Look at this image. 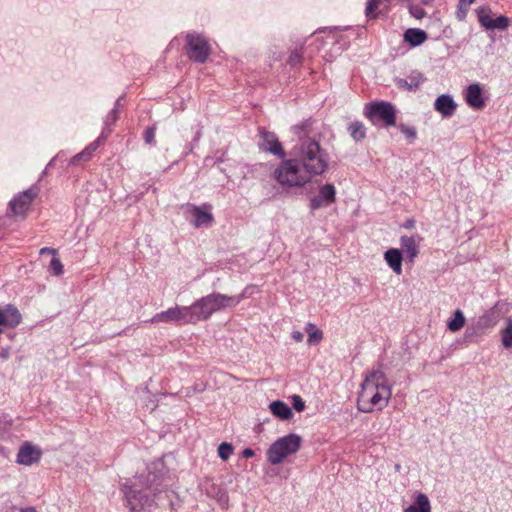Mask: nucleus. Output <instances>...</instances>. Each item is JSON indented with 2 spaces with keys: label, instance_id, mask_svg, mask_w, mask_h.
Segmentation results:
<instances>
[{
  "label": "nucleus",
  "instance_id": "nucleus-41",
  "mask_svg": "<svg viewBox=\"0 0 512 512\" xmlns=\"http://www.w3.org/2000/svg\"><path fill=\"white\" fill-rule=\"evenodd\" d=\"M416 225V221L412 218H409L407 219L404 223H403V228L405 229H413Z\"/></svg>",
  "mask_w": 512,
  "mask_h": 512
},
{
  "label": "nucleus",
  "instance_id": "nucleus-7",
  "mask_svg": "<svg viewBox=\"0 0 512 512\" xmlns=\"http://www.w3.org/2000/svg\"><path fill=\"white\" fill-rule=\"evenodd\" d=\"M364 114L367 119L375 123V120H380L387 127L396 124V110L395 107L387 101H376L366 104Z\"/></svg>",
  "mask_w": 512,
  "mask_h": 512
},
{
  "label": "nucleus",
  "instance_id": "nucleus-34",
  "mask_svg": "<svg viewBox=\"0 0 512 512\" xmlns=\"http://www.w3.org/2000/svg\"><path fill=\"white\" fill-rule=\"evenodd\" d=\"M409 13L415 19H422L426 16L425 10L420 5H409L408 6Z\"/></svg>",
  "mask_w": 512,
  "mask_h": 512
},
{
  "label": "nucleus",
  "instance_id": "nucleus-17",
  "mask_svg": "<svg viewBox=\"0 0 512 512\" xmlns=\"http://www.w3.org/2000/svg\"><path fill=\"white\" fill-rule=\"evenodd\" d=\"M465 99L467 104L473 109H482L485 105L482 96V89L479 84H471L467 87Z\"/></svg>",
  "mask_w": 512,
  "mask_h": 512
},
{
  "label": "nucleus",
  "instance_id": "nucleus-15",
  "mask_svg": "<svg viewBox=\"0 0 512 512\" xmlns=\"http://www.w3.org/2000/svg\"><path fill=\"white\" fill-rule=\"evenodd\" d=\"M134 486L123 485L124 496L131 512H136L138 509H143L147 506V498H145L144 502L141 491L135 489Z\"/></svg>",
  "mask_w": 512,
  "mask_h": 512
},
{
  "label": "nucleus",
  "instance_id": "nucleus-1",
  "mask_svg": "<svg viewBox=\"0 0 512 512\" xmlns=\"http://www.w3.org/2000/svg\"><path fill=\"white\" fill-rule=\"evenodd\" d=\"M314 121L305 120L293 127V132L298 137V143L293 152L296 159L313 176L322 175L329 165V154L322 149L316 139Z\"/></svg>",
  "mask_w": 512,
  "mask_h": 512
},
{
  "label": "nucleus",
  "instance_id": "nucleus-43",
  "mask_svg": "<svg viewBox=\"0 0 512 512\" xmlns=\"http://www.w3.org/2000/svg\"><path fill=\"white\" fill-rule=\"evenodd\" d=\"M242 455L244 458H251L255 455V452L251 448H246L243 450Z\"/></svg>",
  "mask_w": 512,
  "mask_h": 512
},
{
  "label": "nucleus",
  "instance_id": "nucleus-36",
  "mask_svg": "<svg viewBox=\"0 0 512 512\" xmlns=\"http://www.w3.org/2000/svg\"><path fill=\"white\" fill-rule=\"evenodd\" d=\"M155 133H156V128L155 127H148L146 130H145V133H144V140L147 144H153L154 143V140H155Z\"/></svg>",
  "mask_w": 512,
  "mask_h": 512
},
{
  "label": "nucleus",
  "instance_id": "nucleus-22",
  "mask_svg": "<svg viewBox=\"0 0 512 512\" xmlns=\"http://www.w3.org/2000/svg\"><path fill=\"white\" fill-rule=\"evenodd\" d=\"M423 81L424 77L421 73L413 72L407 79L397 80V87L403 90L415 91L420 87Z\"/></svg>",
  "mask_w": 512,
  "mask_h": 512
},
{
  "label": "nucleus",
  "instance_id": "nucleus-26",
  "mask_svg": "<svg viewBox=\"0 0 512 512\" xmlns=\"http://www.w3.org/2000/svg\"><path fill=\"white\" fill-rule=\"evenodd\" d=\"M466 323L465 316L460 309L454 312L453 318L447 322V328L451 332H458Z\"/></svg>",
  "mask_w": 512,
  "mask_h": 512
},
{
  "label": "nucleus",
  "instance_id": "nucleus-14",
  "mask_svg": "<svg viewBox=\"0 0 512 512\" xmlns=\"http://www.w3.org/2000/svg\"><path fill=\"white\" fill-rule=\"evenodd\" d=\"M42 452L29 442H25L18 451L17 463L30 466L40 461Z\"/></svg>",
  "mask_w": 512,
  "mask_h": 512
},
{
  "label": "nucleus",
  "instance_id": "nucleus-4",
  "mask_svg": "<svg viewBox=\"0 0 512 512\" xmlns=\"http://www.w3.org/2000/svg\"><path fill=\"white\" fill-rule=\"evenodd\" d=\"M274 177L285 187H302L312 179V175L296 158L282 161L275 169Z\"/></svg>",
  "mask_w": 512,
  "mask_h": 512
},
{
  "label": "nucleus",
  "instance_id": "nucleus-19",
  "mask_svg": "<svg viewBox=\"0 0 512 512\" xmlns=\"http://www.w3.org/2000/svg\"><path fill=\"white\" fill-rule=\"evenodd\" d=\"M384 260L396 275L402 274V251L397 248H390L384 253Z\"/></svg>",
  "mask_w": 512,
  "mask_h": 512
},
{
  "label": "nucleus",
  "instance_id": "nucleus-30",
  "mask_svg": "<svg viewBox=\"0 0 512 512\" xmlns=\"http://www.w3.org/2000/svg\"><path fill=\"white\" fill-rule=\"evenodd\" d=\"M506 327L502 331V344L505 348L512 347V318L508 317L506 319Z\"/></svg>",
  "mask_w": 512,
  "mask_h": 512
},
{
  "label": "nucleus",
  "instance_id": "nucleus-8",
  "mask_svg": "<svg viewBox=\"0 0 512 512\" xmlns=\"http://www.w3.org/2000/svg\"><path fill=\"white\" fill-rule=\"evenodd\" d=\"M39 194V188L32 186L29 189L18 193L9 202L8 216L25 217L30 210L33 201Z\"/></svg>",
  "mask_w": 512,
  "mask_h": 512
},
{
  "label": "nucleus",
  "instance_id": "nucleus-13",
  "mask_svg": "<svg viewBox=\"0 0 512 512\" xmlns=\"http://www.w3.org/2000/svg\"><path fill=\"white\" fill-rule=\"evenodd\" d=\"M22 321L19 310L13 305H6L0 308V334L4 328H14Z\"/></svg>",
  "mask_w": 512,
  "mask_h": 512
},
{
  "label": "nucleus",
  "instance_id": "nucleus-24",
  "mask_svg": "<svg viewBox=\"0 0 512 512\" xmlns=\"http://www.w3.org/2000/svg\"><path fill=\"white\" fill-rule=\"evenodd\" d=\"M404 512H431V505L428 497L419 493L413 504L407 507Z\"/></svg>",
  "mask_w": 512,
  "mask_h": 512
},
{
  "label": "nucleus",
  "instance_id": "nucleus-5",
  "mask_svg": "<svg viewBox=\"0 0 512 512\" xmlns=\"http://www.w3.org/2000/svg\"><path fill=\"white\" fill-rule=\"evenodd\" d=\"M302 438L297 434H289L277 439L267 450V460L278 465L289 455L295 454L301 447Z\"/></svg>",
  "mask_w": 512,
  "mask_h": 512
},
{
  "label": "nucleus",
  "instance_id": "nucleus-44",
  "mask_svg": "<svg viewBox=\"0 0 512 512\" xmlns=\"http://www.w3.org/2000/svg\"><path fill=\"white\" fill-rule=\"evenodd\" d=\"M19 512H37L35 507H26V508H20Z\"/></svg>",
  "mask_w": 512,
  "mask_h": 512
},
{
  "label": "nucleus",
  "instance_id": "nucleus-10",
  "mask_svg": "<svg viewBox=\"0 0 512 512\" xmlns=\"http://www.w3.org/2000/svg\"><path fill=\"white\" fill-rule=\"evenodd\" d=\"M479 23L486 29L506 30L509 27V19L506 16H499L492 19L491 10L488 7H481L477 10Z\"/></svg>",
  "mask_w": 512,
  "mask_h": 512
},
{
  "label": "nucleus",
  "instance_id": "nucleus-38",
  "mask_svg": "<svg viewBox=\"0 0 512 512\" xmlns=\"http://www.w3.org/2000/svg\"><path fill=\"white\" fill-rule=\"evenodd\" d=\"M475 0H459L460 2V10H462L464 8V12H463V15L462 16H459V20H463L465 17H466V14L468 12V9L470 7V5L474 2Z\"/></svg>",
  "mask_w": 512,
  "mask_h": 512
},
{
  "label": "nucleus",
  "instance_id": "nucleus-42",
  "mask_svg": "<svg viewBox=\"0 0 512 512\" xmlns=\"http://www.w3.org/2000/svg\"><path fill=\"white\" fill-rule=\"evenodd\" d=\"M292 338L296 341V342H301L303 340V333L300 332V331H293L292 332Z\"/></svg>",
  "mask_w": 512,
  "mask_h": 512
},
{
  "label": "nucleus",
  "instance_id": "nucleus-45",
  "mask_svg": "<svg viewBox=\"0 0 512 512\" xmlns=\"http://www.w3.org/2000/svg\"><path fill=\"white\" fill-rule=\"evenodd\" d=\"M434 2V0H422V4L424 5H431Z\"/></svg>",
  "mask_w": 512,
  "mask_h": 512
},
{
  "label": "nucleus",
  "instance_id": "nucleus-29",
  "mask_svg": "<svg viewBox=\"0 0 512 512\" xmlns=\"http://www.w3.org/2000/svg\"><path fill=\"white\" fill-rule=\"evenodd\" d=\"M308 332L307 342L310 345L318 344L323 339V332L316 328V326L312 323H309L306 328Z\"/></svg>",
  "mask_w": 512,
  "mask_h": 512
},
{
  "label": "nucleus",
  "instance_id": "nucleus-2",
  "mask_svg": "<svg viewBox=\"0 0 512 512\" xmlns=\"http://www.w3.org/2000/svg\"><path fill=\"white\" fill-rule=\"evenodd\" d=\"M392 396V387L381 370L366 374L357 397V409L363 413L382 411Z\"/></svg>",
  "mask_w": 512,
  "mask_h": 512
},
{
  "label": "nucleus",
  "instance_id": "nucleus-6",
  "mask_svg": "<svg viewBox=\"0 0 512 512\" xmlns=\"http://www.w3.org/2000/svg\"><path fill=\"white\" fill-rule=\"evenodd\" d=\"M185 49L189 59L197 63H205L211 54L207 38L195 32L186 35Z\"/></svg>",
  "mask_w": 512,
  "mask_h": 512
},
{
  "label": "nucleus",
  "instance_id": "nucleus-39",
  "mask_svg": "<svg viewBox=\"0 0 512 512\" xmlns=\"http://www.w3.org/2000/svg\"><path fill=\"white\" fill-rule=\"evenodd\" d=\"M323 205H326L324 201L317 195L310 201V207L313 210L321 208Z\"/></svg>",
  "mask_w": 512,
  "mask_h": 512
},
{
  "label": "nucleus",
  "instance_id": "nucleus-32",
  "mask_svg": "<svg viewBox=\"0 0 512 512\" xmlns=\"http://www.w3.org/2000/svg\"><path fill=\"white\" fill-rule=\"evenodd\" d=\"M303 59V48L295 49L291 52L288 63L290 66L295 67L302 63Z\"/></svg>",
  "mask_w": 512,
  "mask_h": 512
},
{
  "label": "nucleus",
  "instance_id": "nucleus-25",
  "mask_svg": "<svg viewBox=\"0 0 512 512\" xmlns=\"http://www.w3.org/2000/svg\"><path fill=\"white\" fill-rule=\"evenodd\" d=\"M102 139L99 137L96 141L89 144L82 152L78 153L72 158L73 164H78L80 161H88L91 159L93 153L98 149Z\"/></svg>",
  "mask_w": 512,
  "mask_h": 512
},
{
  "label": "nucleus",
  "instance_id": "nucleus-40",
  "mask_svg": "<svg viewBox=\"0 0 512 512\" xmlns=\"http://www.w3.org/2000/svg\"><path fill=\"white\" fill-rule=\"evenodd\" d=\"M44 254H52L53 256H56L58 254V251L54 248L43 247L40 249V255Z\"/></svg>",
  "mask_w": 512,
  "mask_h": 512
},
{
  "label": "nucleus",
  "instance_id": "nucleus-37",
  "mask_svg": "<svg viewBox=\"0 0 512 512\" xmlns=\"http://www.w3.org/2000/svg\"><path fill=\"white\" fill-rule=\"evenodd\" d=\"M401 132L408 138H415L417 133L414 127H409L405 125L400 126Z\"/></svg>",
  "mask_w": 512,
  "mask_h": 512
},
{
  "label": "nucleus",
  "instance_id": "nucleus-18",
  "mask_svg": "<svg viewBox=\"0 0 512 512\" xmlns=\"http://www.w3.org/2000/svg\"><path fill=\"white\" fill-rule=\"evenodd\" d=\"M456 106L457 105L452 97L446 94L437 97L434 103L435 110L439 112L443 117L452 116L456 110Z\"/></svg>",
  "mask_w": 512,
  "mask_h": 512
},
{
  "label": "nucleus",
  "instance_id": "nucleus-31",
  "mask_svg": "<svg viewBox=\"0 0 512 512\" xmlns=\"http://www.w3.org/2000/svg\"><path fill=\"white\" fill-rule=\"evenodd\" d=\"M48 269L55 276H60L63 274V264L61 263L57 255L53 256V258L51 259Z\"/></svg>",
  "mask_w": 512,
  "mask_h": 512
},
{
  "label": "nucleus",
  "instance_id": "nucleus-20",
  "mask_svg": "<svg viewBox=\"0 0 512 512\" xmlns=\"http://www.w3.org/2000/svg\"><path fill=\"white\" fill-rule=\"evenodd\" d=\"M391 0H368L365 14L368 18H376L380 14L388 12Z\"/></svg>",
  "mask_w": 512,
  "mask_h": 512
},
{
  "label": "nucleus",
  "instance_id": "nucleus-12",
  "mask_svg": "<svg viewBox=\"0 0 512 512\" xmlns=\"http://www.w3.org/2000/svg\"><path fill=\"white\" fill-rule=\"evenodd\" d=\"M212 205L205 203L202 206H191L189 212L193 216V225L196 228L208 227L214 221L213 214L211 213Z\"/></svg>",
  "mask_w": 512,
  "mask_h": 512
},
{
  "label": "nucleus",
  "instance_id": "nucleus-3",
  "mask_svg": "<svg viewBox=\"0 0 512 512\" xmlns=\"http://www.w3.org/2000/svg\"><path fill=\"white\" fill-rule=\"evenodd\" d=\"M244 298V293L233 296L211 293L203 296L191 304L195 324L208 320L217 311L237 306Z\"/></svg>",
  "mask_w": 512,
  "mask_h": 512
},
{
  "label": "nucleus",
  "instance_id": "nucleus-28",
  "mask_svg": "<svg viewBox=\"0 0 512 512\" xmlns=\"http://www.w3.org/2000/svg\"><path fill=\"white\" fill-rule=\"evenodd\" d=\"M318 196L324 201L326 205L332 204L336 200V190L334 185L325 184L319 190Z\"/></svg>",
  "mask_w": 512,
  "mask_h": 512
},
{
  "label": "nucleus",
  "instance_id": "nucleus-16",
  "mask_svg": "<svg viewBox=\"0 0 512 512\" xmlns=\"http://www.w3.org/2000/svg\"><path fill=\"white\" fill-rule=\"evenodd\" d=\"M262 142L260 143V148L264 151H268L274 155L283 157L284 151L282 145L278 141L276 135L272 132H261Z\"/></svg>",
  "mask_w": 512,
  "mask_h": 512
},
{
  "label": "nucleus",
  "instance_id": "nucleus-35",
  "mask_svg": "<svg viewBox=\"0 0 512 512\" xmlns=\"http://www.w3.org/2000/svg\"><path fill=\"white\" fill-rule=\"evenodd\" d=\"M292 404L296 411L301 412L305 409V402L299 395L292 396Z\"/></svg>",
  "mask_w": 512,
  "mask_h": 512
},
{
  "label": "nucleus",
  "instance_id": "nucleus-21",
  "mask_svg": "<svg viewBox=\"0 0 512 512\" xmlns=\"http://www.w3.org/2000/svg\"><path fill=\"white\" fill-rule=\"evenodd\" d=\"M403 39L411 47H416L423 44L428 39V35L419 28H409L404 32Z\"/></svg>",
  "mask_w": 512,
  "mask_h": 512
},
{
  "label": "nucleus",
  "instance_id": "nucleus-11",
  "mask_svg": "<svg viewBox=\"0 0 512 512\" xmlns=\"http://www.w3.org/2000/svg\"><path fill=\"white\" fill-rule=\"evenodd\" d=\"M423 237L419 234L414 235H402L400 237V246L402 251L406 254L409 262L414 263L415 259L420 253V244L423 241Z\"/></svg>",
  "mask_w": 512,
  "mask_h": 512
},
{
  "label": "nucleus",
  "instance_id": "nucleus-27",
  "mask_svg": "<svg viewBox=\"0 0 512 512\" xmlns=\"http://www.w3.org/2000/svg\"><path fill=\"white\" fill-rule=\"evenodd\" d=\"M348 131L355 141H361L366 137V127L360 121L350 123Z\"/></svg>",
  "mask_w": 512,
  "mask_h": 512
},
{
  "label": "nucleus",
  "instance_id": "nucleus-9",
  "mask_svg": "<svg viewBox=\"0 0 512 512\" xmlns=\"http://www.w3.org/2000/svg\"><path fill=\"white\" fill-rule=\"evenodd\" d=\"M152 323H171L175 322L178 324H195L191 305L190 306H179L169 308L166 311L155 314L152 319Z\"/></svg>",
  "mask_w": 512,
  "mask_h": 512
},
{
  "label": "nucleus",
  "instance_id": "nucleus-46",
  "mask_svg": "<svg viewBox=\"0 0 512 512\" xmlns=\"http://www.w3.org/2000/svg\"><path fill=\"white\" fill-rule=\"evenodd\" d=\"M463 12H464V8L462 10H460V7L458 8V12H457V18L459 19V16H462L463 15Z\"/></svg>",
  "mask_w": 512,
  "mask_h": 512
},
{
  "label": "nucleus",
  "instance_id": "nucleus-33",
  "mask_svg": "<svg viewBox=\"0 0 512 512\" xmlns=\"http://www.w3.org/2000/svg\"><path fill=\"white\" fill-rule=\"evenodd\" d=\"M232 452H233V446L227 442L221 443L218 447V455L224 461L229 459Z\"/></svg>",
  "mask_w": 512,
  "mask_h": 512
},
{
  "label": "nucleus",
  "instance_id": "nucleus-23",
  "mask_svg": "<svg viewBox=\"0 0 512 512\" xmlns=\"http://www.w3.org/2000/svg\"><path fill=\"white\" fill-rule=\"evenodd\" d=\"M270 411L273 415L282 420H288L293 416L291 408L283 401H273L270 406Z\"/></svg>",
  "mask_w": 512,
  "mask_h": 512
}]
</instances>
